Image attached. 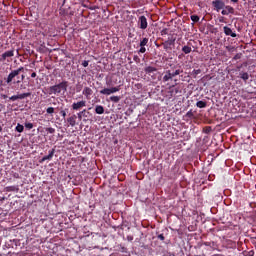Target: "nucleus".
<instances>
[{
  "mask_svg": "<svg viewBox=\"0 0 256 256\" xmlns=\"http://www.w3.org/2000/svg\"><path fill=\"white\" fill-rule=\"evenodd\" d=\"M82 89H83V85L81 84L76 85V93H81Z\"/></svg>",
  "mask_w": 256,
  "mask_h": 256,
  "instance_id": "7c9ffc66",
  "label": "nucleus"
},
{
  "mask_svg": "<svg viewBox=\"0 0 256 256\" xmlns=\"http://www.w3.org/2000/svg\"><path fill=\"white\" fill-rule=\"evenodd\" d=\"M147 45H149V38H143L139 43V47H147Z\"/></svg>",
  "mask_w": 256,
  "mask_h": 256,
  "instance_id": "412c9836",
  "label": "nucleus"
},
{
  "mask_svg": "<svg viewBox=\"0 0 256 256\" xmlns=\"http://www.w3.org/2000/svg\"><path fill=\"white\" fill-rule=\"evenodd\" d=\"M192 48L191 46H183L182 47V52L185 53V55H189V53H191Z\"/></svg>",
  "mask_w": 256,
  "mask_h": 256,
  "instance_id": "4be33fe9",
  "label": "nucleus"
},
{
  "mask_svg": "<svg viewBox=\"0 0 256 256\" xmlns=\"http://www.w3.org/2000/svg\"><path fill=\"white\" fill-rule=\"evenodd\" d=\"M161 35H169V29L164 28V29L161 31Z\"/></svg>",
  "mask_w": 256,
  "mask_h": 256,
  "instance_id": "4c0bfd02",
  "label": "nucleus"
},
{
  "mask_svg": "<svg viewBox=\"0 0 256 256\" xmlns=\"http://www.w3.org/2000/svg\"><path fill=\"white\" fill-rule=\"evenodd\" d=\"M144 71H145L146 75H151V73H156L157 68H155L153 66H147L144 68Z\"/></svg>",
  "mask_w": 256,
  "mask_h": 256,
  "instance_id": "dca6fc26",
  "label": "nucleus"
},
{
  "mask_svg": "<svg viewBox=\"0 0 256 256\" xmlns=\"http://www.w3.org/2000/svg\"><path fill=\"white\" fill-rule=\"evenodd\" d=\"M243 54L241 53H237L234 57H233V61H238V59H241Z\"/></svg>",
  "mask_w": 256,
  "mask_h": 256,
  "instance_id": "c756f323",
  "label": "nucleus"
},
{
  "mask_svg": "<svg viewBox=\"0 0 256 256\" xmlns=\"http://www.w3.org/2000/svg\"><path fill=\"white\" fill-rule=\"evenodd\" d=\"M138 27H139V29H142L143 31H145V29H147V27H149V23L147 22V17L140 16L138 18Z\"/></svg>",
  "mask_w": 256,
  "mask_h": 256,
  "instance_id": "423d86ee",
  "label": "nucleus"
},
{
  "mask_svg": "<svg viewBox=\"0 0 256 256\" xmlns=\"http://www.w3.org/2000/svg\"><path fill=\"white\" fill-rule=\"evenodd\" d=\"M191 21H193V23H199V16L198 15H191L190 16Z\"/></svg>",
  "mask_w": 256,
  "mask_h": 256,
  "instance_id": "a878e982",
  "label": "nucleus"
},
{
  "mask_svg": "<svg viewBox=\"0 0 256 256\" xmlns=\"http://www.w3.org/2000/svg\"><path fill=\"white\" fill-rule=\"evenodd\" d=\"M239 77L243 80L244 83H247V81H249V73L247 72H240Z\"/></svg>",
  "mask_w": 256,
  "mask_h": 256,
  "instance_id": "f3484780",
  "label": "nucleus"
},
{
  "mask_svg": "<svg viewBox=\"0 0 256 256\" xmlns=\"http://www.w3.org/2000/svg\"><path fill=\"white\" fill-rule=\"evenodd\" d=\"M242 67H243L242 65L241 66H237V71H241Z\"/></svg>",
  "mask_w": 256,
  "mask_h": 256,
  "instance_id": "49530a36",
  "label": "nucleus"
},
{
  "mask_svg": "<svg viewBox=\"0 0 256 256\" xmlns=\"http://www.w3.org/2000/svg\"><path fill=\"white\" fill-rule=\"evenodd\" d=\"M15 131H17V133H23V131H25V126L18 123L16 128H15Z\"/></svg>",
  "mask_w": 256,
  "mask_h": 256,
  "instance_id": "5701e85b",
  "label": "nucleus"
},
{
  "mask_svg": "<svg viewBox=\"0 0 256 256\" xmlns=\"http://www.w3.org/2000/svg\"><path fill=\"white\" fill-rule=\"evenodd\" d=\"M110 101H112V103H119V101H121V97L120 96H111Z\"/></svg>",
  "mask_w": 256,
  "mask_h": 256,
  "instance_id": "b1692460",
  "label": "nucleus"
},
{
  "mask_svg": "<svg viewBox=\"0 0 256 256\" xmlns=\"http://www.w3.org/2000/svg\"><path fill=\"white\" fill-rule=\"evenodd\" d=\"M226 49H227L228 51H233V47L227 46Z\"/></svg>",
  "mask_w": 256,
  "mask_h": 256,
  "instance_id": "37998d69",
  "label": "nucleus"
},
{
  "mask_svg": "<svg viewBox=\"0 0 256 256\" xmlns=\"http://www.w3.org/2000/svg\"><path fill=\"white\" fill-rule=\"evenodd\" d=\"M46 113H48V115H53V113H55V108L53 107H48L46 109Z\"/></svg>",
  "mask_w": 256,
  "mask_h": 256,
  "instance_id": "bb28decb",
  "label": "nucleus"
},
{
  "mask_svg": "<svg viewBox=\"0 0 256 256\" xmlns=\"http://www.w3.org/2000/svg\"><path fill=\"white\" fill-rule=\"evenodd\" d=\"M25 80V75H21V77L19 76V79L14 81V85L17 84L19 85L20 83H23V81Z\"/></svg>",
  "mask_w": 256,
  "mask_h": 256,
  "instance_id": "393cba45",
  "label": "nucleus"
},
{
  "mask_svg": "<svg viewBox=\"0 0 256 256\" xmlns=\"http://www.w3.org/2000/svg\"><path fill=\"white\" fill-rule=\"evenodd\" d=\"M83 107H87V101L81 100L79 102H74L72 104L73 111H79L80 109H83Z\"/></svg>",
  "mask_w": 256,
  "mask_h": 256,
  "instance_id": "6e6552de",
  "label": "nucleus"
},
{
  "mask_svg": "<svg viewBox=\"0 0 256 256\" xmlns=\"http://www.w3.org/2000/svg\"><path fill=\"white\" fill-rule=\"evenodd\" d=\"M26 97H31V93H22L18 95H13L10 97V101H17V99H26Z\"/></svg>",
  "mask_w": 256,
  "mask_h": 256,
  "instance_id": "9b49d317",
  "label": "nucleus"
},
{
  "mask_svg": "<svg viewBox=\"0 0 256 256\" xmlns=\"http://www.w3.org/2000/svg\"><path fill=\"white\" fill-rule=\"evenodd\" d=\"M9 57H15V50H8L1 55L0 61H7Z\"/></svg>",
  "mask_w": 256,
  "mask_h": 256,
  "instance_id": "9d476101",
  "label": "nucleus"
},
{
  "mask_svg": "<svg viewBox=\"0 0 256 256\" xmlns=\"http://www.w3.org/2000/svg\"><path fill=\"white\" fill-rule=\"evenodd\" d=\"M165 51H171V49H173V45H175V38H171L166 40L164 43H162Z\"/></svg>",
  "mask_w": 256,
  "mask_h": 256,
  "instance_id": "1a4fd4ad",
  "label": "nucleus"
},
{
  "mask_svg": "<svg viewBox=\"0 0 256 256\" xmlns=\"http://www.w3.org/2000/svg\"><path fill=\"white\" fill-rule=\"evenodd\" d=\"M95 113H97V115H103V113H105V108L101 105H97L95 107Z\"/></svg>",
  "mask_w": 256,
  "mask_h": 256,
  "instance_id": "6ab92c4d",
  "label": "nucleus"
},
{
  "mask_svg": "<svg viewBox=\"0 0 256 256\" xmlns=\"http://www.w3.org/2000/svg\"><path fill=\"white\" fill-rule=\"evenodd\" d=\"M45 131L47 132V133H50L51 135H53V133H55V128H46L45 129Z\"/></svg>",
  "mask_w": 256,
  "mask_h": 256,
  "instance_id": "2f4dec72",
  "label": "nucleus"
},
{
  "mask_svg": "<svg viewBox=\"0 0 256 256\" xmlns=\"http://www.w3.org/2000/svg\"><path fill=\"white\" fill-rule=\"evenodd\" d=\"M25 71V68L23 66L19 67L16 70H12L7 78L5 79L7 85H11V83H15V79H17V81H19V75L20 73H23Z\"/></svg>",
  "mask_w": 256,
  "mask_h": 256,
  "instance_id": "7ed1b4c3",
  "label": "nucleus"
},
{
  "mask_svg": "<svg viewBox=\"0 0 256 256\" xmlns=\"http://www.w3.org/2000/svg\"><path fill=\"white\" fill-rule=\"evenodd\" d=\"M146 52H147V48H145V46H140L138 53H146Z\"/></svg>",
  "mask_w": 256,
  "mask_h": 256,
  "instance_id": "72a5a7b5",
  "label": "nucleus"
},
{
  "mask_svg": "<svg viewBox=\"0 0 256 256\" xmlns=\"http://www.w3.org/2000/svg\"><path fill=\"white\" fill-rule=\"evenodd\" d=\"M77 115H78L79 121H81V119H83V117H88L89 116V111L84 109L81 112H79Z\"/></svg>",
  "mask_w": 256,
  "mask_h": 256,
  "instance_id": "a211bd4d",
  "label": "nucleus"
},
{
  "mask_svg": "<svg viewBox=\"0 0 256 256\" xmlns=\"http://www.w3.org/2000/svg\"><path fill=\"white\" fill-rule=\"evenodd\" d=\"M158 239H160V241H165V235L159 234Z\"/></svg>",
  "mask_w": 256,
  "mask_h": 256,
  "instance_id": "a19ab883",
  "label": "nucleus"
},
{
  "mask_svg": "<svg viewBox=\"0 0 256 256\" xmlns=\"http://www.w3.org/2000/svg\"><path fill=\"white\" fill-rule=\"evenodd\" d=\"M6 191H17V187L16 186H8V187H6Z\"/></svg>",
  "mask_w": 256,
  "mask_h": 256,
  "instance_id": "473e14b6",
  "label": "nucleus"
},
{
  "mask_svg": "<svg viewBox=\"0 0 256 256\" xmlns=\"http://www.w3.org/2000/svg\"><path fill=\"white\" fill-rule=\"evenodd\" d=\"M82 94L86 97V99H91V95H93V89L90 87H85Z\"/></svg>",
  "mask_w": 256,
  "mask_h": 256,
  "instance_id": "4468645a",
  "label": "nucleus"
},
{
  "mask_svg": "<svg viewBox=\"0 0 256 256\" xmlns=\"http://www.w3.org/2000/svg\"><path fill=\"white\" fill-rule=\"evenodd\" d=\"M121 91L120 86L112 87V88H104L100 91L101 95H112V93H117Z\"/></svg>",
  "mask_w": 256,
  "mask_h": 256,
  "instance_id": "20e7f679",
  "label": "nucleus"
},
{
  "mask_svg": "<svg viewBox=\"0 0 256 256\" xmlns=\"http://www.w3.org/2000/svg\"><path fill=\"white\" fill-rule=\"evenodd\" d=\"M196 107L199 109H205V107H207V102L200 100L196 103Z\"/></svg>",
  "mask_w": 256,
  "mask_h": 256,
  "instance_id": "aec40b11",
  "label": "nucleus"
},
{
  "mask_svg": "<svg viewBox=\"0 0 256 256\" xmlns=\"http://www.w3.org/2000/svg\"><path fill=\"white\" fill-rule=\"evenodd\" d=\"M128 240L129 241H133V237H128Z\"/></svg>",
  "mask_w": 256,
  "mask_h": 256,
  "instance_id": "de8ad7c7",
  "label": "nucleus"
},
{
  "mask_svg": "<svg viewBox=\"0 0 256 256\" xmlns=\"http://www.w3.org/2000/svg\"><path fill=\"white\" fill-rule=\"evenodd\" d=\"M69 87V82L62 81L59 84L50 86L48 88L49 95H65L67 93V88Z\"/></svg>",
  "mask_w": 256,
  "mask_h": 256,
  "instance_id": "f257e3e1",
  "label": "nucleus"
},
{
  "mask_svg": "<svg viewBox=\"0 0 256 256\" xmlns=\"http://www.w3.org/2000/svg\"><path fill=\"white\" fill-rule=\"evenodd\" d=\"M183 73V68L181 65H170V70H167L165 75L163 76L164 83H167L168 81H171L174 79V77H177V75H180Z\"/></svg>",
  "mask_w": 256,
  "mask_h": 256,
  "instance_id": "f03ea898",
  "label": "nucleus"
},
{
  "mask_svg": "<svg viewBox=\"0 0 256 256\" xmlns=\"http://www.w3.org/2000/svg\"><path fill=\"white\" fill-rule=\"evenodd\" d=\"M1 131H3V127L0 126V133H1Z\"/></svg>",
  "mask_w": 256,
  "mask_h": 256,
  "instance_id": "8fccbe9b",
  "label": "nucleus"
},
{
  "mask_svg": "<svg viewBox=\"0 0 256 256\" xmlns=\"http://www.w3.org/2000/svg\"><path fill=\"white\" fill-rule=\"evenodd\" d=\"M221 15H235V8L231 5H225L224 8L221 11Z\"/></svg>",
  "mask_w": 256,
  "mask_h": 256,
  "instance_id": "0eeeda50",
  "label": "nucleus"
},
{
  "mask_svg": "<svg viewBox=\"0 0 256 256\" xmlns=\"http://www.w3.org/2000/svg\"><path fill=\"white\" fill-rule=\"evenodd\" d=\"M185 117H187L188 119H193V117H194L193 110H189L186 113Z\"/></svg>",
  "mask_w": 256,
  "mask_h": 256,
  "instance_id": "cd10ccee",
  "label": "nucleus"
},
{
  "mask_svg": "<svg viewBox=\"0 0 256 256\" xmlns=\"http://www.w3.org/2000/svg\"><path fill=\"white\" fill-rule=\"evenodd\" d=\"M231 3H239V0H230Z\"/></svg>",
  "mask_w": 256,
  "mask_h": 256,
  "instance_id": "c03bdc74",
  "label": "nucleus"
},
{
  "mask_svg": "<svg viewBox=\"0 0 256 256\" xmlns=\"http://www.w3.org/2000/svg\"><path fill=\"white\" fill-rule=\"evenodd\" d=\"M53 155H55V148L49 150V154L42 157L40 163H44V161H51V159H53Z\"/></svg>",
  "mask_w": 256,
  "mask_h": 256,
  "instance_id": "ddd939ff",
  "label": "nucleus"
},
{
  "mask_svg": "<svg viewBox=\"0 0 256 256\" xmlns=\"http://www.w3.org/2000/svg\"><path fill=\"white\" fill-rule=\"evenodd\" d=\"M60 115L65 119L67 117V112L65 110H61Z\"/></svg>",
  "mask_w": 256,
  "mask_h": 256,
  "instance_id": "58836bf2",
  "label": "nucleus"
},
{
  "mask_svg": "<svg viewBox=\"0 0 256 256\" xmlns=\"http://www.w3.org/2000/svg\"><path fill=\"white\" fill-rule=\"evenodd\" d=\"M25 127H26V129H33V123L27 122V123H25Z\"/></svg>",
  "mask_w": 256,
  "mask_h": 256,
  "instance_id": "e433bc0d",
  "label": "nucleus"
},
{
  "mask_svg": "<svg viewBox=\"0 0 256 256\" xmlns=\"http://www.w3.org/2000/svg\"><path fill=\"white\" fill-rule=\"evenodd\" d=\"M200 73H201V69L193 70L192 75L194 79L197 78V75H200Z\"/></svg>",
  "mask_w": 256,
  "mask_h": 256,
  "instance_id": "c85d7f7f",
  "label": "nucleus"
},
{
  "mask_svg": "<svg viewBox=\"0 0 256 256\" xmlns=\"http://www.w3.org/2000/svg\"><path fill=\"white\" fill-rule=\"evenodd\" d=\"M67 123H69L70 127H75L77 124V115H72L67 119Z\"/></svg>",
  "mask_w": 256,
  "mask_h": 256,
  "instance_id": "2eb2a0df",
  "label": "nucleus"
},
{
  "mask_svg": "<svg viewBox=\"0 0 256 256\" xmlns=\"http://www.w3.org/2000/svg\"><path fill=\"white\" fill-rule=\"evenodd\" d=\"M223 32L226 36L237 37V33L233 32V30L229 26H224Z\"/></svg>",
  "mask_w": 256,
  "mask_h": 256,
  "instance_id": "f8f14e48",
  "label": "nucleus"
},
{
  "mask_svg": "<svg viewBox=\"0 0 256 256\" xmlns=\"http://www.w3.org/2000/svg\"><path fill=\"white\" fill-rule=\"evenodd\" d=\"M204 245L206 247H214L215 246V242H204Z\"/></svg>",
  "mask_w": 256,
  "mask_h": 256,
  "instance_id": "f704fd0d",
  "label": "nucleus"
},
{
  "mask_svg": "<svg viewBox=\"0 0 256 256\" xmlns=\"http://www.w3.org/2000/svg\"><path fill=\"white\" fill-rule=\"evenodd\" d=\"M219 22H220V23H224V18L221 17V18L219 19Z\"/></svg>",
  "mask_w": 256,
  "mask_h": 256,
  "instance_id": "a18cd8bd",
  "label": "nucleus"
},
{
  "mask_svg": "<svg viewBox=\"0 0 256 256\" xmlns=\"http://www.w3.org/2000/svg\"><path fill=\"white\" fill-rule=\"evenodd\" d=\"M82 66H84V67H89V61L84 60V61L82 62Z\"/></svg>",
  "mask_w": 256,
  "mask_h": 256,
  "instance_id": "ea45409f",
  "label": "nucleus"
},
{
  "mask_svg": "<svg viewBox=\"0 0 256 256\" xmlns=\"http://www.w3.org/2000/svg\"><path fill=\"white\" fill-rule=\"evenodd\" d=\"M31 77H32L33 79H35V77H37V73L33 72V73L31 74Z\"/></svg>",
  "mask_w": 256,
  "mask_h": 256,
  "instance_id": "79ce46f5",
  "label": "nucleus"
},
{
  "mask_svg": "<svg viewBox=\"0 0 256 256\" xmlns=\"http://www.w3.org/2000/svg\"><path fill=\"white\" fill-rule=\"evenodd\" d=\"M212 7L214 8L215 11L219 13L222 9L225 7V1L223 0H214L212 1Z\"/></svg>",
  "mask_w": 256,
  "mask_h": 256,
  "instance_id": "39448f33",
  "label": "nucleus"
},
{
  "mask_svg": "<svg viewBox=\"0 0 256 256\" xmlns=\"http://www.w3.org/2000/svg\"><path fill=\"white\" fill-rule=\"evenodd\" d=\"M133 61H135L136 63H141V58H139L138 55H134Z\"/></svg>",
  "mask_w": 256,
  "mask_h": 256,
  "instance_id": "c9c22d12",
  "label": "nucleus"
},
{
  "mask_svg": "<svg viewBox=\"0 0 256 256\" xmlns=\"http://www.w3.org/2000/svg\"><path fill=\"white\" fill-rule=\"evenodd\" d=\"M3 99H7V95H3Z\"/></svg>",
  "mask_w": 256,
  "mask_h": 256,
  "instance_id": "09e8293b",
  "label": "nucleus"
}]
</instances>
